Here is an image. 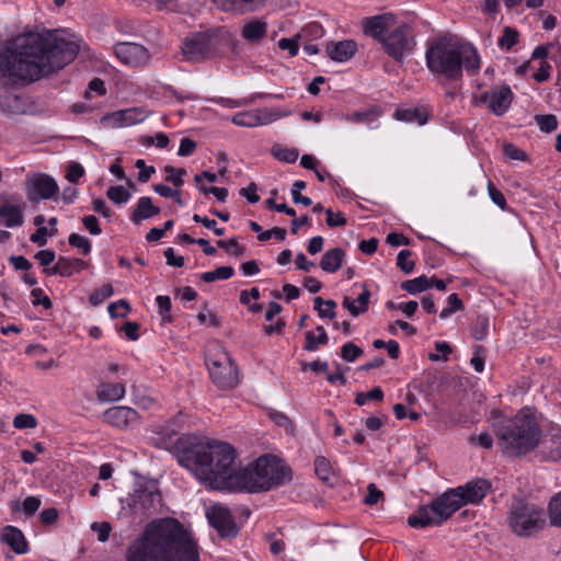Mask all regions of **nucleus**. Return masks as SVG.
Wrapping results in <instances>:
<instances>
[{"label":"nucleus","instance_id":"nucleus-1","mask_svg":"<svg viewBox=\"0 0 561 561\" xmlns=\"http://www.w3.org/2000/svg\"><path fill=\"white\" fill-rule=\"evenodd\" d=\"M79 45L57 31L30 32L0 47V76L13 82H34L71 62Z\"/></svg>","mask_w":561,"mask_h":561},{"label":"nucleus","instance_id":"nucleus-2","mask_svg":"<svg viewBox=\"0 0 561 561\" xmlns=\"http://www.w3.org/2000/svg\"><path fill=\"white\" fill-rule=\"evenodd\" d=\"M176 459L213 490L238 489L236 450L228 443L181 437L176 442Z\"/></svg>","mask_w":561,"mask_h":561},{"label":"nucleus","instance_id":"nucleus-3","mask_svg":"<svg viewBox=\"0 0 561 561\" xmlns=\"http://www.w3.org/2000/svg\"><path fill=\"white\" fill-rule=\"evenodd\" d=\"M127 561H199L197 543L183 525L164 518L148 526L126 552Z\"/></svg>","mask_w":561,"mask_h":561},{"label":"nucleus","instance_id":"nucleus-4","mask_svg":"<svg viewBox=\"0 0 561 561\" xmlns=\"http://www.w3.org/2000/svg\"><path fill=\"white\" fill-rule=\"evenodd\" d=\"M425 64L436 79L454 83L462 80L463 70L476 75L481 68L477 48L451 35H443L427 42Z\"/></svg>","mask_w":561,"mask_h":561},{"label":"nucleus","instance_id":"nucleus-5","mask_svg":"<svg viewBox=\"0 0 561 561\" xmlns=\"http://www.w3.org/2000/svg\"><path fill=\"white\" fill-rule=\"evenodd\" d=\"M493 432L508 457H520L534 450L541 437V430L528 410H520L513 417L494 422Z\"/></svg>","mask_w":561,"mask_h":561},{"label":"nucleus","instance_id":"nucleus-6","mask_svg":"<svg viewBox=\"0 0 561 561\" xmlns=\"http://www.w3.org/2000/svg\"><path fill=\"white\" fill-rule=\"evenodd\" d=\"M238 489L259 493L284 485L291 480V470L273 455H264L238 470Z\"/></svg>","mask_w":561,"mask_h":561},{"label":"nucleus","instance_id":"nucleus-7","mask_svg":"<svg viewBox=\"0 0 561 561\" xmlns=\"http://www.w3.org/2000/svg\"><path fill=\"white\" fill-rule=\"evenodd\" d=\"M508 525L519 537H529L546 525L543 510L524 499H514L508 511Z\"/></svg>","mask_w":561,"mask_h":561},{"label":"nucleus","instance_id":"nucleus-8","mask_svg":"<svg viewBox=\"0 0 561 561\" xmlns=\"http://www.w3.org/2000/svg\"><path fill=\"white\" fill-rule=\"evenodd\" d=\"M206 365L213 383L220 390H230L239 383V370L230 354L222 347L206 356Z\"/></svg>","mask_w":561,"mask_h":561},{"label":"nucleus","instance_id":"nucleus-9","mask_svg":"<svg viewBox=\"0 0 561 561\" xmlns=\"http://www.w3.org/2000/svg\"><path fill=\"white\" fill-rule=\"evenodd\" d=\"M415 44L412 26L408 23L396 22L386 37L382 38L381 46L388 56L402 64L408 56L413 54Z\"/></svg>","mask_w":561,"mask_h":561},{"label":"nucleus","instance_id":"nucleus-10","mask_svg":"<svg viewBox=\"0 0 561 561\" xmlns=\"http://www.w3.org/2000/svg\"><path fill=\"white\" fill-rule=\"evenodd\" d=\"M215 53V37L208 32L195 33L182 44V54L187 61L198 62L211 58Z\"/></svg>","mask_w":561,"mask_h":561},{"label":"nucleus","instance_id":"nucleus-11","mask_svg":"<svg viewBox=\"0 0 561 561\" xmlns=\"http://www.w3.org/2000/svg\"><path fill=\"white\" fill-rule=\"evenodd\" d=\"M25 184L30 201L50 199L59 192L54 178L45 173L28 174Z\"/></svg>","mask_w":561,"mask_h":561},{"label":"nucleus","instance_id":"nucleus-12","mask_svg":"<svg viewBox=\"0 0 561 561\" xmlns=\"http://www.w3.org/2000/svg\"><path fill=\"white\" fill-rule=\"evenodd\" d=\"M206 517L221 538H234L238 535L239 528L228 507L219 504L213 505L206 512Z\"/></svg>","mask_w":561,"mask_h":561},{"label":"nucleus","instance_id":"nucleus-13","mask_svg":"<svg viewBox=\"0 0 561 561\" xmlns=\"http://www.w3.org/2000/svg\"><path fill=\"white\" fill-rule=\"evenodd\" d=\"M162 495L157 485L145 484L139 485L133 494H130V503L136 512H156L161 505Z\"/></svg>","mask_w":561,"mask_h":561},{"label":"nucleus","instance_id":"nucleus-14","mask_svg":"<svg viewBox=\"0 0 561 561\" xmlns=\"http://www.w3.org/2000/svg\"><path fill=\"white\" fill-rule=\"evenodd\" d=\"M114 53L124 65L131 67L144 66L150 58L146 47L130 42L117 43L114 46Z\"/></svg>","mask_w":561,"mask_h":561},{"label":"nucleus","instance_id":"nucleus-15","mask_svg":"<svg viewBox=\"0 0 561 561\" xmlns=\"http://www.w3.org/2000/svg\"><path fill=\"white\" fill-rule=\"evenodd\" d=\"M461 506H463L462 497L455 489H449L432 502V511L442 524L450 518Z\"/></svg>","mask_w":561,"mask_h":561},{"label":"nucleus","instance_id":"nucleus-16","mask_svg":"<svg viewBox=\"0 0 561 561\" xmlns=\"http://www.w3.org/2000/svg\"><path fill=\"white\" fill-rule=\"evenodd\" d=\"M480 99L481 102L488 104L496 116H501L508 110L513 100V92L508 85L504 84L484 92Z\"/></svg>","mask_w":561,"mask_h":561},{"label":"nucleus","instance_id":"nucleus-17","mask_svg":"<svg viewBox=\"0 0 561 561\" xmlns=\"http://www.w3.org/2000/svg\"><path fill=\"white\" fill-rule=\"evenodd\" d=\"M104 422L117 427V428H129L139 423L138 412L129 407H112L103 413Z\"/></svg>","mask_w":561,"mask_h":561},{"label":"nucleus","instance_id":"nucleus-18","mask_svg":"<svg viewBox=\"0 0 561 561\" xmlns=\"http://www.w3.org/2000/svg\"><path fill=\"white\" fill-rule=\"evenodd\" d=\"M396 23L394 15L390 13L378 14L370 18H366L363 21V31L365 35L373 37L382 43V38L391 30Z\"/></svg>","mask_w":561,"mask_h":561},{"label":"nucleus","instance_id":"nucleus-19","mask_svg":"<svg viewBox=\"0 0 561 561\" xmlns=\"http://www.w3.org/2000/svg\"><path fill=\"white\" fill-rule=\"evenodd\" d=\"M491 489V483L485 479H474L465 485L455 488L457 493L462 497L463 505L478 504L483 500Z\"/></svg>","mask_w":561,"mask_h":561},{"label":"nucleus","instance_id":"nucleus-20","mask_svg":"<svg viewBox=\"0 0 561 561\" xmlns=\"http://www.w3.org/2000/svg\"><path fill=\"white\" fill-rule=\"evenodd\" d=\"M87 267L88 263L81 259L60 255L53 267L44 268V273L48 276L58 275L61 277H70Z\"/></svg>","mask_w":561,"mask_h":561},{"label":"nucleus","instance_id":"nucleus-21","mask_svg":"<svg viewBox=\"0 0 561 561\" xmlns=\"http://www.w3.org/2000/svg\"><path fill=\"white\" fill-rule=\"evenodd\" d=\"M144 119V112L138 107L121 110L103 117V122L113 127L131 126Z\"/></svg>","mask_w":561,"mask_h":561},{"label":"nucleus","instance_id":"nucleus-22","mask_svg":"<svg viewBox=\"0 0 561 561\" xmlns=\"http://www.w3.org/2000/svg\"><path fill=\"white\" fill-rule=\"evenodd\" d=\"M325 51L330 59L337 62H345L356 54L357 44L353 39L330 42L327 44Z\"/></svg>","mask_w":561,"mask_h":561},{"label":"nucleus","instance_id":"nucleus-23","mask_svg":"<svg viewBox=\"0 0 561 561\" xmlns=\"http://www.w3.org/2000/svg\"><path fill=\"white\" fill-rule=\"evenodd\" d=\"M1 541L18 554H24L28 551L27 541L18 527L5 526L1 533Z\"/></svg>","mask_w":561,"mask_h":561},{"label":"nucleus","instance_id":"nucleus-24","mask_svg":"<svg viewBox=\"0 0 561 561\" xmlns=\"http://www.w3.org/2000/svg\"><path fill=\"white\" fill-rule=\"evenodd\" d=\"M160 208L152 204L149 196H142L137 201L134 210L130 213V221L138 226L141 221L152 218L160 214Z\"/></svg>","mask_w":561,"mask_h":561},{"label":"nucleus","instance_id":"nucleus-25","mask_svg":"<svg viewBox=\"0 0 561 561\" xmlns=\"http://www.w3.org/2000/svg\"><path fill=\"white\" fill-rule=\"evenodd\" d=\"M266 33L267 23L261 19H251L241 30L242 38L251 44L259 43L266 36Z\"/></svg>","mask_w":561,"mask_h":561},{"label":"nucleus","instance_id":"nucleus-26","mask_svg":"<svg viewBox=\"0 0 561 561\" xmlns=\"http://www.w3.org/2000/svg\"><path fill=\"white\" fill-rule=\"evenodd\" d=\"M22 99L14 94L9 88L0 87V112L13 115L23 112Z\"/></svg>","mask_w":561,"mask_h":561},{"label":"nucleus","instance_id":"nucleus-27","mask_svg":"<svg viewBox=\"0 0 561 561\" xmlns=\"http://www.w3.org/2000/svg\"><path fill=\"white\" fill-rule=\"evenodd\" d=\"M408 524L413 528H424L426 526H440L439 518L434 515L432 504L430 506H421L417 511L408 517Z\"/></svg>","mask_w":561,"mask_h":561},{"label":"nucleus","instance_id":"nucleus-28","mask_svg":"<svg viewBox=\"0 0 561 561\" xmlns=\"http://www.w3.org/2000/svg\"><path fill=\"white\" fill-rule=\"evenodd\" d=\"M0 222L8 228L21 226L23 224L22 209L8 201L4 202L0 205Z\"/></svg>","mask_w":561,"mask_h":561},{"label":"nucleus","instance_id":"nucleus-29","mask_svg":"<svg viewBox=\"0 0 561 561\" xmlns=\"http://www.w3.org/2000/svg\"><path fill=\"white\" fill-rule=\"evenodd\" d=\"M125 392V386L121 382H103L96 391V398L100 402H115L122 400Z\"/></svg>","mask_w":561,"mask_h":561},{"label":"nucleus","instance_id":"nucleus-30","mask_svg":"<svg viewBox=\"0 0 561 561\" xmlns=\"http://www.w3.org/2000/svg\"><path fill=\"white\" fill-rule=\"evenodd\" d=\"M369 298L370 291L364 284L363 291L358 295L357 299L353 300L350 297H344L342 306L347 309L353 317H357L368 310Z\"/></svg>","mask_w":561,"mask_h":561},{"label":"nucleus","instance_id":"nucleus-31","mask_svg":"<svg viewBox=\"0 0 561 561\" xmlns=\"http://www.w3.org/2000/svg\"><path fill=\"white\" fill-rule=\"evenodd\" d=\"M345 255V251L341 248H333L328 250L321 257V270L327 273L337 272L343 264Z\"/></svg>","mask_w":561,"mask_h":561},{"label":"nucleus","instance_id":"nucleus-32","mask_svg":"<svg viewBox=\"0 0 561 561\" xmlns=\"http://www.w3.org/2000/svg\"><path fill=\"white\" fill-rule=\"evenodd\" d=\"M215 3L226 12L242 14L254 11L263 0H214Z\"/></svg>","mask_w":561,"mask_h":561},{"label":"nucleus","instance_id":"nucleus-33","mask_svg":"<svg viewBox=\"0 0 561 561\" xmlns=\"http://www.w3.org/2000/svg\"><path fill=\"white\" fill-rule=\"evenodd\" d=\"M231 122L241 127H256L263 124L261 116L254 111L237 113L232 116Z\"/></svg>","mask_w":561,"mask_h":561},{"label":"nucleus","instance_id":"nucleus-34","mask_svg":"<svg viewBox=\"0 0 561 561\" xmlns=\"http://www.w3.org/2000/svg\"><path fill=\"white\" fill-rule=\"evenodd\" d=\"M394 117L399 121L408 122V123H417L419 125H424L427 121V115L419 108H404L397 110L394 113Z\"/></svg>","mask_w":561,"mask_h":561},{"label":"nucleus","instance_id":"nucleus-35","mask_svg":"<svg viewBox=\"0 0 561 561\" xmlns=\"http://www.w3.org/2000/svg\"><path fill=\"white\" fill-rule=\"evenodd\" d=\"M432 286L427 276L421 275L413 279H408L401 283V288L411 295H416L428 289Z\"/></svg>","mask_w":561,"mask_h":561},{"label":"nucleus","instance_id":"nucleus-36","mask_svg":"<svg viewBox=\"0 0 561 561\" xmlns=\"http://www.w3.org/2000/svg\"><path fill=\"white\" fill-rule=\"evenodd\" d=\"M380 110L377 106H371L365 111H357L346 114L344 119L351 123H369L375 121L380 115Z\"/></svg>","mask_w":561,"mask_h":561},{"label":"nucleus","instance_id":"nucleus-37","mask_svg":"<svg viewBox=\"0 0 561 561\" xmlns=\"http://www.w3.org/2000/svg\"><path fill=\"white\" fill-rule=\"evenodd\" d=\"M548 515L550 524L561 528V491L554 494L548 504Z\"/></svg>","mask_w":561,"mask_h":561},{"label":"nucleus","instance_id":"nucleus-38","mask_svg":"<svg viewBox=\"0 0 561 561\" xmlns=\"http://www.w3.org/2000/svg\"><path fill=\"white\" fill-rule=\"evenodd\" d=\"M314 310L318 312L320 318H329L333 319L335 317V307L336 302L332 299L324 300L322 297L318 296L313 300Z\"/></svg>","mask_w":561,"mask_h":561},{"label":"nucleus","instance_id":"nucleus-39","mask_svg":"<svg viewBox=\"0 0 561 561\" xmlns=\"http://www.w3.org/2000/svg\"><path fill=\"white\" fill-rule=\"evenodd\" d=\"M271 152L275 159L285 163L296 162L299 156V152L296 148H287L280 145H274Z\"/></svg>","mask_w":561,"mask_h":561},{"label":"nucleus","instance_id":"nucleus-40","mask_svg":"<svg viewBox=\"0 0 561 561\" xmlns=\"http://www.w3.org/2000/svg\"><path fill=\"white\" fill-rule=\"evenodd\" d=\"M234 274L232 266H220L214 271L201 274V279L205 283H213L219 279H229Z\"/></svg>","mask_w":561,"mask_h":561},{"label":"nucleus","instance_id":"nucleus-41","mask_svg":"<svg viewBox=\"0 0 561 561\" xmlns=\"http://www.w3.org/2000/svg\"><path fill=\"white\" fill-rule=\"evenodd\" d=\"M106 196L114 204L121 205L130 198V193L122 185L110 186L106 192Z\"/></svg>","mask_w":561,"mask_h":561},{"label":"nucleus","instance_id":"nucleus-42","mask_svg":"<svg viewBox=\"0 0 561 561\" xmlns=\"http://www.w3.org/2000/svg\"><path fill=\"white\" fill-rule=\"evenodd\" d=\"M518 42V32L517 30L506 26L503 31L502 36L499 38V46L502 49L510 50L514 45Z\"/></svg>","mask_w":561,"mask_h":561},{"label":"nucleus","instance_id":"nucleus-43","mask_svg":"<svg viewBox=\"0 0 561 561\" xmlns=\"http://www.w3.org/2000/svg\"><path fill=\"white\" fill-rule=\"evenodd\" d=\"M305 346L304 350L309 352H314L319 348V346H324L329 343V336H319L316 335L312 331H307L305 333Z\"/></svg>","mask_w":561,"mask_h":561},{"label":"nucleus","instance_id":"nucleus-44","mask_svg":"<svg viewBox=\"0 0 561 561\" xmlns=\"http://www.w3.org/2000/svg\"><path fill=\"white\" fill-rule=\"evenodd\" d=\"M113 294V286L111 284H105L101 288L93 290L89 296V300L93 306H99Z\"/></svg>","mask_w":561,"mask_h":561},{"label":"nucleus","instance_id":"nucleus-45","mask_svg":"<svg viewBox=\"0 0 561 561\" xmlns=\"http://www.w3.org/2000/svg\"><path fill=\"white\" fill-rule=\"evenodd\" d=\"M217 245L225 249L230 255L242 256L245 253V248L240 245L236 238L229 240H218Z\"/></svg>","mask_w":561,"mask_h":561},{"label":"nucleus","instance_id":"nucleus-46","mask_svg":"<svg viewBox=\"0 0 561 561\" xmlns=\"http://www.w3.org/2000/svg\"><path fill=\"white\" fill-rule=\"evenodd\" d=\"M363 355V350L353 342H347L341 347V357L348 363L355 362Z\"/></svg>","mask_w":561,"mask_h":561},{"label":"nucleus","instance_id":"nucleus-47","mask_svg":"<svg viewBox=\"0 0 561 561\" xmlns=\"http://www.w3.org/2000/svg\"><path fill=\"white\" fill-rule=\"evenodd\" d=\"M411 255L410 250H401L397 256V265L405 274H410L415 266L414 261L410 260Z\"/></svg>","mask_w":561,"mask_h":561},{"label":"nucleus","instance_id":"nucleus-48","mask_svg":"<svg viewBox=\"0 0 561 561\" xmlns=\"http://www.w3.org/2000/svg\"><path fill=\"white\" fill-rule=\"evenodd\" d=\"M68 242L71 247L81 250L83 255L91 252V242L87 237L78 233H71L68 238Z\"/></svg>","mask_w":561,"mask_h":561},{"label":"nucleus","instance_id":"nucleus-49","mask_svg":"<svg viewBox=\"0 0 561 561\" xmlns=\"http://www.w3.org/2000/svg\"><path fill=\"white\" fill-rule=\"evenodd\" d=\"M448 306L442 310L439 318L447 319L457 310L462 309L463 304L457 294H450L447 298Z\"/></svg>","mask_w":561,"mask_h":561},{"label":"nucleus","instance_id":"nucleus-50","mask_svg":"<svg viewBox=\"0 0 561 561\" xmlns=\"http://www.w3.org/2000/svg\"><path fill=\"white\" fill-rule=\"evenodd\" d=\"M383 399V391L379 387L373 388L368 392H358L355 397L357 405H364L368 400L381 401Z\"/></svg>","mask_w":561,"mask_h":561},{"label":"nucleus","instance_id":"nucleus-51","mask_svg":"<svg viewBox=\"0 0 561 561\" xmlns=\"http://www.w3.org/2000/svg\"><path fill=\"white\" fill-rule=\"evenodd\" d=\"M314 470H316L317 476L321 480L328 481L330 479L332 469H331V465L327 458H324L322 456H318L314 460Z\"/></svg>","mask_w":561,"mask_h":561},{"label":"nucleus","instance_id":"nucleus-52","mask_svg":"<svg viewBox=\"0 0 561 561\" xmlns=\"http://www.w3.org/2000/svg\"><path fill=\"white\" fill-rule=\"evenodd\" d=\"M536 122L540 130L546 133H551L558 127V119L553 114L537 115Z\"/></svg>","mask_w":561,"mask_h":561},{"label":"nucleus","instance_id":"nucleus-53","mask_svg":"<svg viewBox=\"0 0 561 561\" xmlns=\"http://www.w3.org/2000/svg\"><path fill=\"white\" fill-rule=\"evenodd\" d=\"M13 426L19 430L35 428L37 426V420L32 414L21 413L13 419Z\"/></svg>","mask_w":561,"mask_h":561},{"label":"nucleus","instance_id":"nucleus-54","mask_svg":"<svg viewBox=\"0 0 561 561\" xmlns=\"http://www.w3.org/2000/svg\"><path fill=\"white\" fill-rule=\"evenodd\" d=\"M489 333V319L486 317H481L479 316L477 318V321L472 328V336L478 340V341H481L483 340Z\"/></svg>","mask_w":561,"mask_h":561},{"label":"nucleus","instance_id":"nucleus-55","mask_svg":"<svg viewBox=\"0 0 561 561\" xmlns=\"http://www.w3.org/2000/svg\"><path fill=\"white\" fill-rule=\"evenodd\" d=\"M57 233V229L48 230L46 227H38L34 233L31 234L30 241L44 247L47 243V236L54 237Z\"/></svg>","mask_w":561,"mask_h":561},{"label":"nucleus","instance_id":"nucleus-56","mask_svg":"<svg viewBox=\"0 0 561 561\" xmlns=\"http://www.w3.org/2000/svg\"><path fill=\"white\" fill-rule=\"evenodd\" d=\"M107 311L112 318H125L129 311V305L125 299H121L110 304Z\"/></svg>","mask_w":561,"mask_h":561},{"label":"nucleus","instance_id":"nucleus-57","mask_svg":"<svg viewBox=\"0 0 561 561\" xmlns=\"http://www.w3.org/2000/svg\"><path fill=\"white\" fill-rule=\"evenodd\" d=\"M156 301H157V305L159 308V313L162 317V319L164 321L170 322L171 316L169 313H170L171 307H172L170 297L159 295V296H157Z\"/></svg>","mask_w":561,"mask_h":561},{"label":"nucleus","instance_id":"nucleus-58","mask_svg":"<svg viewBox=\"0 0 561 561\" xmlns=\"http://www.w3.org/2000/svg\"><path fill=\"white\" fill-rule=\"evenodd\" d=\"M91 529L94 533L98 534V540L99 541L105 542L108 539V537H110V533L112 530V526L107 522H102V523L94 522L91 525Z\"/></svg>","mask_w":561,"mask_h":561},{"label":"nucleus","instance_id":"nucleus-59","mask_svg":"<svg viewBox=\"0 0 561 561\" xmlns=\"http://www.w3.org/2000/svg\"><path fill=\"white\" fill-rule=\"evenodd\" d=\"M31 295L33 297L32 304L34 306L42 305L45 309H50L53 307L50 298L44 294L43 289L34 288L32 289Z\"/></svg>","mask_w":561,"mask_h":561},{"label":"nucleus","instance_id":"nucleus-60","mask_svg":"<svg viewBox=\"0 0 561 561\" xmlns=\"http://www.w3.org/2000/svg\"><path fill=\"white\" fill-rule=\"evenodd\" d=\"M488 192L492 202L497 205L501 209H505L507 204L503 193L497 190L491 181L488 183Z\"/></svg>","mask_w":561,"mask_h":561},{"label":"nucleus","instance_id":"nucleus-61","mask_svg":"<svg viewBox=\"0 0 561 561\" xmlns=\"http://www.w3.org/2000/svg\"><path fill=\"white\" fill-rule=\"evenodd\" d=\"M381 499H383V493L381 490H379L375 483H370L367 486V494L364 499V503L367 505H375L377 504Z\"/></svg>","mask_w":561,"mask_h":561},{"label":"nucleus","instance_id":"nucleus-62","mask_svg":"<svg viewBox=\"0 0 561 561\" xmlns=\"http://www.w3.org/2000/svg\"><path fill=\"white\" fill-rule=\"evenodd\" d=\"M278 47L282 50H288L291 57L296 56L299 50L298 36L293 38H280L278 41Z\"/></svg>","mask_w":561,"mask_h":561},{"label":"nucleus","instance_id":"nucleus-63","mask_svg":"<svg viewBox=\"0 0 561 561\" xmlns=\"http://www.w3.org/2000/svg\"><path fill=\"white\" fill-rule=\"evenodd\" d=\"M84 175L83 167L78 162H71L67 169L66 179L70 183H77Z\"/></svg>","mask_w":561,"mask_h":561},{"label":"nucleus","instance_id":"nucleus-64","mask_svg":"<svg viewBox=\"0 0 561 561\" xmlns=\"http://www.w3.org/2000/svg\"><path fill=\"white\" fill-rule=\"evenodd\" d=\"M41 504L42 502L38 497L27 496L22 504V511L26 516H32L41 507Z\"/></svg>","mask_w":561,"mask_h":561}]
</instances>
